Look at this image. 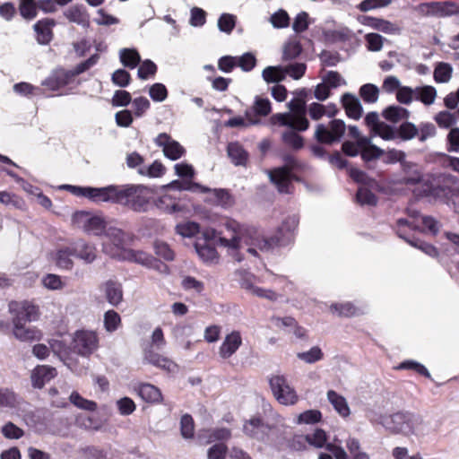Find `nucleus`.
<instances>
[{
	"label": "nucleus",
	"instance_id": "nucleus-1",
	"mask_svg": "<svg viewBox=\"0 0 459 459\" xmlns=\"http://www.w3.org/2000/svg\"><path fill=\"white\" fill-rule=\"evenodd\" d=\"M217 242L225 247L229 254L238 261L242 260L238 251L247 247V251L252 255H257V250L267 252L273 247V240L261 237L255 229L238 223L236 221H228L224 230L219 232Z\"/></svg>",
	"mask_w": 459,
	"mask_h": 459
},
{
	"label": "nucleus",
	"instance_id": "nucleus-2",
	"mask_svg": "<svg viewBox=\"0 0 459 459\" xmlns=\"http://www.w3.org/2000/svg\"><path fill=\"white\" fill-rule=\"evenodd\" d=\"M126 233L117 228L109 227L106 231V240L102 243V250L108 255L118 260H127L143 265H152V258L147 254L134 251L126 247Z\"/></svg>",
	"mask_w": 459,
	"mask_h": 459
},
{
	"label": "nucleus",
	"instance_id": "nucleus-3",
	"mask_svg": "<svg viewBox=\"0 0 459 459\" xmlns=\"http://www.w3.org/2000/svg\"><path fill=\"white\" fill-rule=\"evenodd\" d=\"M368 418L373 422L380 423L387 430L404 435H420L424 432V420L420 416L397 412L388 417L377 418L373 411Z\"/></svg>",
	"mask_w": 459,
	"mask_h": 459
},
{
	"label": "nucleus",
	"instance_id": "nucleus-4",
	"mask_svg": "<svg viewBox=\"0 0 459 459\" xmlns=\"http://www.w3.org/2000/svg\"><path fill=\"white\" fill-rule=\"evenodd\" d=\"M288 108L289 112L273 115L272 122L297 131L307 130L309 123L306 118L305 102L301 99H294L288 103Z\"/></svg>",
	"mask_w": 459,
	"mask_h": 459
},
{
	"label": "nucleus",
	"instance_id": "nucleus-5",
	"mask_svg": "<svg viewBox=\"0 0 459 459\" xmlns=\"http://www.w3.org/2000/svg\"><path fill=\"white\" fill-rule=\"evenodd\" d=\"M162 189L163 194L155 201V205L159 209L169 213L179 210L178 204V197L176 196L172 191L188 190L192 192H197L199 189L202 191H207L205 186H203L197 183L179 180H174L171 183L163 186Z\"/></svg>",
	"mask_w": 459,
	"mask_h": 459
},
{
	"label": "nucleus",
	"instance_id": "nucleus-6",
	"mask_svg": "<svg viewBox=\"0 0 459 459\" xmlns=\"http://www.w3.org/2000/svg\"><path fill=\"white\" fill-rule=\"evenodd\" d=\"M152 191L143 186H132L119 190L118 204L126 205L134 212L147 211L152 200Z\"/></svg>",
	"mask_w": 459,
	"mask_h": 459
},
{
	"label": "nucleus",
	"instance_id": "nucleus-7",
	"mask_svg": "<svg viewBox=\"0 0 459 459\" xmlns=\"http://www.w3.org/2000/svg\"><path fill=\"white\" fill-rule=\"evenodd\" d=\"M269 384L274 398L281 404L293 405L298 402L297 392L285 376L273 375L270 377Z\"/></svg>",
	"mask_w": 459,
	"mask_h": 459
},
{
	"label": "nucleus",
	"instance_id": "nucleus-8",
	"mask_svg": "<svg viewBox=\"0 0 459 459\" xmlns=\"http://www.w3.org/2000/svg\"><path fill=\"white\" fill-rule=\"evenodd\" d=\"M72 222L76 228L97 236L100 235L106 229L105 221L100 215L84 211L74 213Z\"/></svg>",
	"mask_w": 459,
	"mask_h": 459
},
{
	"label": "nucleus",
	"instance_id": "nucleus-9",
	"mask_svg": "<svg viewBox=\"0 0 459 459\" xmlns=\"http://www.w3.org/2000/svg\"><path fill=\"white\" fill-rule=\"evenodd\" d=\"M99 338L94 331L79 330L74 333L72 347L80 355L88 356L97 350Z\"/></svg>",
	"mask_w": 459,
	"mask_h": 459
},
{
	"label": "nucleus",
	"instance_id": "nucleus-10",
	"mask_svg": "<svg viewBox=\"0 0 459 459\" xmlns=\"http://www.w3.org/2000/svg\"><path fill=\"white\" fill-rule=\"evenodd\" d=\"M345 123L341 119H333L328 126L322 124L316 126L315 136L316 140L323 143L330 144L339 141L345 133Z\"/></svg>",
	"mask_w": 459,
	"mask_h": 459
},
{
	"label": "nucleus",
	"instance_id": "nucleus-11",
	"mask_svg": "<svg viewBox=\"0 0 459 459\" xmlns=\"http://www.w3.org/2000/svg\"><path fill=\"white\" fill-rule=\"evenodd\" d=\"M155 143L162 148L165 157L171 160L180 159L186 152L185 148L178 142L165 133L160 134L156 137Z\"/></svg>",
	"mask_w": 459,
	"mask_h": 459
},
{
	"label": "nucleus",
	"instance_id": "nucleus-12",
	"mask_svg": "<svg viewBox=\"0 0 459 459\" xmlns=\"http://www.w3.org/2000/svg\"><path fill=\"white\" fill-rule=\"evenodd\" d=\"M13 334L21 342L39 341L42 338V333L37 327H27L22 322V317H12Z\"/></svg>",
	"mask_w": 459,
	"mask_h": 459
},
{
	"label": "nucleus",
	"instance_id": "nucleus-13",
	"mask_svg": "<svg viewBox=\"0 0 459 459\" xmlns=\"http://www.w3.org/2000/svg\"><path fill=\"white\" fill-rule=\"evenodd\" d=\"M9 310L13 317H22V322H32L38 320L39 312L38 307L29 301H13L9 304Z\"/></svg>",
	"mask_w": 459,
	"mask_h": 459
},
{
	"label": "nucleus",
	"instance_id": "nucleus-14",
	"mask_svg": "<svg viewBox=\"0 0 459 459\" xmlns=\"http://www.w3.org/2000/svg\"><path fill=\"white\" fill-rule=\"evenodd\" d=\"M268 176L281 194H290L291 192V174L288 167L272 169L268 171Z\"/></svg>",
	"mask_w": 459,
	"mask_h": 459
},
{
	"label": "nucleus",
	"instance_id": "nucleus-15",
	"mask_svg": "<svg viewBox=\"0 0 459 459\" xmlns=\"http://www.w3.org/2000/svg\"><path fill=\"white\" fill-rule=\"evenodd\" d=\"M215 236V231H207L204 233V239L196 241L195 245V251L199 257L205 263L216 264L219 262V255L208 242V238Z\"/></svg>",
	"mask_w": 459,
	"mask_h": 459
},
{
	"label": "nucleus",
	"instance_id": "nucleus-16",
	"mask_svg": "<svg viewBox=\"0 0 459 459\" xmlns=\"http://www.w3.org/2000/svg\"><path fill=\"white\" fill-rule=\"evenodd\" d=\"M119 190L117 187L109 186L107 187L94 188L88 187L86 197L95 203L112 202L118 203Z\"/></svg>",
	"mask_w": 459,
	"mask_h": 459
},
{
	"label": "nucleus",
	"instance_id": "nucleus-17",
	"mask_svg": "<svg viewBox=\"0 0 459 459\" xmlns=\"http://www.w3.org/2000/svg\"><path fill=\"white\" fill-rule=\"evenodd\" d=\"M242 336L240 332L232 331L225 335L220 348L219 355L221 358L226 359L231 357L241 346Z\"/></svg>",
	"mask_w": 459,
	"mask_h": 459
},
{
	"label": "nucleus",
	"instance_id": "nucleus-18",
	"mask_svg": "<svg viewBox=\"0 0 459 459\" xmlns=\"http://www.w3.org/2000/svg\"><path fill=\"white\" fill-rule=\"evenodd\" d=\"M56 376V370L48 365L37 366L30 374V380L33 387L41 389L46 383Z\"/></svg>",
	"mask_w": 459,
	"mask_h": 459
},
{
	"label": "nucleus",
	"instance_id": "nucleus-19",
	"mask_svg": "<svg viewBox=\"0 0 459 459\" xmlns=\"http://www.w3.org/2000/svg\"><path fill=\"white\" fill-rule=\"evenodd\" d=\"M364 23L371 29L387 35H400L402 32V28L398 23L380 18L367 17Z\"/></svg>",
	"mask_w": 459,
	"mask_h": 459
},
{
	"label": "nucleus",
	"instance_id": "nucleus-20",
	"mask_svg": "<svg viewBox=\"0 0 459 459\" xmlns=\"http://www.w3.org/2000/svg\"><path fill=\"white\" fill-rule=\"evenodd\" d=\"M74 256L82 260L86 264L92 263L97 256L96 248L93 245L84 240H78L71 246Z\"/></svg>",
	"mask_w": 459,
	"mask_h": 459
},
{
	"label": "nucleus",
	"instance_id": "nucleus-21",
	"mask_svg": "<svg viewBox=\"0 0 459 459\" xmlns=\"http://www.w3.org/2000/svg\"><path fill=\"white\" fill-rule=\"evenodd\" d=\"M56 25L53 19L46 18L39 21L34 25V30L37 33V39L40 44H48L53 38L52 28Z\"/></svg>",
	"mask_w": 459,
	"mask_h": 459
},
{
	"label": "nucleus",
	"instance_id": "nucleus-22",
	"mask_svg": "<svg viewBox=\"0 0 459 459\" xmlns=\"http://www.w3.org/2000/svg\"><path fill=\"white\" fill-rule=\"evenodd\" d=\"M342 104L347 116L352 119L358 120L362 116V106L359 100L351 94L345 93L342 97Z\"/></svg>",
	"mask_w": 459,
	"mask_h": 459
},
{
	"label": "nucleus",
	"instance_id": "nucleus-23",
	"mask_svg": "<svg viewBox=\"0 0 459 459\" xmlns=\"http://www.w3.org/2000/svg\"><path fill=\"white\" fill-rule=\"evenodd\" d=\"M72 256H74L72 247H67L60 248L53 253L51 255V259L58 268L70 270L74 265Z\"/></svg>",
	"mask_w": 459,
	"mask_h": 459
},
{
	"label": "nucleus",
	"instance_id": "nucleus-24",
	"mask_svg": "<svg viewBox=\"0 0 459 459\" xmlns=\"http://www.w3.org/2000/svg\"><path fill=\"white\" fill-rule=\"evenodd\" d=\"M138 395L146 403H160L162 394L160 390L152 384H140L136 388Z\"/></svg>",
	"mask_w": 459,
	"mask_h": 459
},
{
	"label": "nucleus",
	"instance_id": "nucleus-25",
	"mask_svg": "<svg viewBox=\"0 0 459 459\" xmlns=\"http://www.w3.org/2000/svg\"><path fill=\"white\" fill-rule=\"evenodd\" d=\"M102 288L107 300L111 305L117 306L122 301L123 290L119 282L109 280L103 284Z\"/></svg>",
	"mask_w": 459,
	"mask_h": 459
},
{
	"label": "nucleus",
	"instance_id": "nucleus-26",
	"mask_svg": "<svg viewBox=\"0 0 459 459\" xmlns=\"http://www.w3.org/2000/svg\"><path fill=\"white\" fill-rule=\"evenodd\" d=\"M327 399L340 416L346 418L351 414V409L342 395L330 390L327 392Z\"/></svg>",
	"mask_w": 459,
	"mask_h": 459
},
{
	"label": "nucleus",
	"instance_id": "nucleus-27",
	"mask_svg": "<svg viewBox=\"0 0 459 459\" xmlns=\"http://www.w3.org/2000/svg\"><path fill=\"white\" fill-rule=\"evenodd\" d=\"M359 147H360V154L363 160H371L379 158L383 151L371 143L370 138H361L359 140Z\"/></svg>",
	"mask_w": 459,
	"mask_h": 459
},
{
	"label": "nucleus",
	"instance_id": "nucleus-28",
	"mask_svg": "<svg viewBox=\"0 0 459 459\" xmlns=\"http://www.w3.org/2000/svg\"><path fill=\"white\" fill-rule=\"evenodd\" d=\"M267 430L268 426L265 425L260 418H251L244 425L246 434L255 438H262Z\"/></svg>",
	"mask_w": 459,
	"mask_h": 459
},
{
	"label": "nucleus",
	"instance_id": "nucleus-29",
	"mask_svg": "<svg viewBox=\"0 0 459 459\" xmlns=\"http://www.w3.org/2000/svg\"><path fill=\"white\" fill-rule=\"evenodd\" d=\"M308 114L314 120H318L324 116L333 117L337 113V109L334 105L324 106L317 102H313L308 106Z\"/></svg>",
	"mask_w": 459,
	"mask_h": 459
},
{
	"label": "nucleus",
	"instance_id": "nucleus-30",
	"mask_svg": "<svg viewBox=\"0 0 459 459\" xmlns=\"http://www.w3.org/2000/svg\"><path fill=\"white\" fill-rule=\"evenodd\" d=\"M397 233L400 238L403 237V228L408 227L411 230L420 229L421 225L419 221L418 212L412 209L408 210V218H401L397 221Z\"/></svg>",
	"mask_w": 459,
	"mask_h": 459
},
{
	"label": "nucleus",
	"instance_id": "nucleus-31",
	"mask_svg": "<svg viewBox=\"0 0 459 459\" xmlns=\"http://www.w3.org/2000/svg\"><path fill=\"white\" fill-rule=\"evenodd\" d=\"M382 115L386 120L392 123H398L407 119L410 116V111L401 106L392 105L385 108Z\"/></svg>",
	"mask_w": 459,
	"mask_h": 459
},
{
	"label": "nucleus",
	"instance_id": "nucleus-32",
	"mask_svg": "<svg viewBox=\"0 0 459 459\" xmlns=\"http://www.w3.org/2000/svg\"><path fill=\"white\" fill-rule=\"evenodd\" d=\"M308 446H313L316 449H320L325 447L327 449V445L329 444H337L336 439L333 442H328L327 435L325 431L322 429H316L312 433L307 434Z\"/></svg>",
	"mask_w": 459,
	"mask_h": 459
},
{
	"label": "nucleus",
	"instance_id": "nucleus-33",
	"mask_svg": "<svg viewBox=\"0 0 459 459\" xmlns=\"http://www.w3.org/2000/svg\"><path fill=\"white\" fill-rule=\"evenodd\" d=\"M65 17L71 22L85 26L89 22L88 15L82 7L74 5L64 12Z\"/></svg>",
	"mask_w": 459,
	"mask_h": 459
},
{
	"label": "nucleus",
	"instance_id": "nucleus-34",
	"mask_svg": "<svg viewBox=\"0 0 459 459\" xmlns=\"http://www.w3.org/2000/svg\"><path fill=\"white\" fill-rule=\"evenodd\" d=\"M145 360H147L149 363L161 368L169 372H172L177 368V365L169 360V359L152 351H149L145 354L144 357Z\"/></svg>",
	"mask_w": 459,
	"mask_h": 459
},
{
	"label": "nucleus",
	"instance_id": "nucleus-35",
	"mask_svg": "<svg viewBox=\"0 0 459 459\" xmlns=\"http://www.w3.org/2000/svg\"><path fill=\"white\" fill-rule=\"evenodd\" d=\"M228 155L235 165H245L247 160V152L238 143L228 145Z\"/></svg>",
	"mask_w": 459,
	"mask_h": 459
},
{
	"label": "nucleus",
	"instance_id": "nucleus-36",
	"mask_svg": "<svg viewBox=\"0 0 459 459\" xmlns=\"http://www.w3.org/2000/svg\"><path fill=\"white\" fill-rule=\"evenodd\" d=\"M437 94V90L433 86L424 85L416 87V100L426 106H430L435 102Z\"/></svg>",
	"mask_w": 459,
	"mask_h": 459
},
{
	"label": "nucleus",
	"instance_id": "nucleus-37",
	"mask_svg": "<svg viewBox=\"0 0 459 459\" xmlns=\"http://www.w3.org/2000/svg\"><path fill=\"white\" fill-rule=\"evenodd\" d=\"M262 77L267 83H277L285 79L283 66H267L262 72Z\"/></svg>",
	"mask_w": 459,
	"mask_h": 459
},
{
	"label": "nucleus",
	"instance_id": "nucleus-38",
	"mask_svg": "<svg viewBox=\"0 0 459 459\" xmlns=\"http://www.w3.org/2000/svg\"><path fill=\"white\" fill-rule=\"evenodd\" d=\"M243 287L251 294L257 296L259 298L266 299L272 301L276 300L278 299V295L270 289L260 288L249 282H245L243 284Z\"/></svg>",
	"mask_w": 459,
	"mask_h": 459
},
{
	"label": "nucleus",
	"instance_id": "nucleus-39",
	"mask_svg": "<svg viewBox=\"0 0 459 459\" xmlns=\"http://www.w3.org/2000/svg\"><path fill=\"white\" fill-rule=\"evenodd\" d=\"M120 60L125 66L134 68L140 63V55L134 49L124 48L120 51Z\"/></svg>",
	"mask_w": 459,
	"mask_h": 459
},
{
	"label": "nucleus",
	"instance_id": "nucleus-40",
	"mask_svg": "<svg viewBox=\"0 0 459 459\" xmlns=\"http://www.w3.org/2000/svg\"><path fill=\"white\" fill-rule=\"evenodd\" d=\"M69 400L74 406L82 410L94 411L97 409L95 402L82 397L77 392H73Z\"/></svg>",
	"mask_w": 459,
	"mask_h": 459
},
{
	"label": "nucleus",
	"instance_id": "nucleus-41",
	"mask_svg": "<svg viewBox=\"0 0 459 459\" xmlns=\"http://www.w3.org/2000/svg\"><path fill=\"white\" fill-rule=\"evenodd\" d=\"M359 95L365 102L375 103L378 100L379 89L374 84L367 83L360 87Z\"/></svg>",
	"mask_w": 459,
	"mask_h": 459
},
{
	"label": "nucleus",
	"instance_id": "nucleus-42",
	"mask_svg": "<svg viewBox=\"0 0 459 459\" xmlns=\"http://www.w3.org/2000/svg\"><path fill=\"white\" fill-rule=\"evenodd\" d=\"M207 192L211 193L214 198L213 202L220 205H231L233 200L231 195L224 189H209ZM197 192L206 193V191L197 190Z\"/></svg>",
	"mask_w": 459,
	"mask_h": 459
},
{
	"label": "nucleus",
	"instance_id": "nucleus-43",
	"mask_svg": "<svg viewBox=\"0 0 459 459\" xmlns=\"http://www.w3.org/2000/svg\"><path fill=\"white\" fill-rule=\"evenodd\" d=\"M453 68L447 63H440L434 71V78L437 82H447L452 77Z\"/></svg>",
	"mask_w": 459,
	"mask_h": 459
},
{
	"label": "nucleus",
	"instance_id": "nucleus-44",
	"mask_svg": "<svg viewBox=\"0 0 459 459\" xmlns=\"http://www.w3.org/2000/svg\"><path fill=\"white\" fill-rule=\"evenodd\" d=\"M1 433L7 439H19L24 436V430L12 421L2 426Z\"/></svg>",
	"mask_w": 459,
	"mask_h": 459
},
{
	"label": "nucleus",
	"instance_id": "nucleus-45",
	"mask_svg": "<svg viewBox=\"0 0 459 459\" xmlns=\"http://www.w3.org/2000/svg\"><path fill=\"white\" fill-rule=\"evenodd\" d=\"M270 22L275 29L287 28L290 25V16L283 9H279L270 17Z\"/></svg>",
	"mask_w": 459,
	"mask_h": 459
},
{
	"label": "nucleus",
	"instance_id": "nucleus-46",
	"mask_svg": "<svg viewBox=\"0 0 459 459\" xmlns=\"http://www.w3.org/2000/svg\"><path fill=\"white\" fill-rule=\"evenodd\" d=\"M366 47L371 52H378L383 48L385 39L377 33L370 32L365 35Z\"/></svg>",
	"mask_w": 459,
	"mask_h": 459
},
{
	"label": "nucleus",
	"instance_id": "nucleus-47",
	"mask_svg": "<svg viewBox=\"0 0 459 459\" xmlns=\"http://www.w3.org/2000/svg\"><path fill=\"white\" fill-rule=\"evenodd\" d=\"M323 351L318 346H314L307 351L299 352L297 354V357L300 360L308 364H312L321 360L323 359Z\"/></svg>",
	"mask_w": 459,
	"mask_h": 459
},
{
	"label": "nucleus",
	"instance_id": "nucleus-48",
	"mask_svg": "<svg viewBox=\"0 0 459 459\" xmlns=\"http://www.w3.org/2000/svg\"><path fill=\"white\" fill-rule=\"evenodd\" d=\"M41 283L44 288L49 290H60L65 287V282L62 281L61 277L53 273L45 275L41 279Z\"/></svg>",
	"mask_w": 459,
	"mask_h": 459
},
{
	"label": "nucleus",
	"instance_id": "nucleus-49",
	"mask_svg": "<svg viewBox=\"0 0 459 459\" xmlns=\"http://www.w3.org/2000/svg\"><path fill=\"white\" fill-rule=\"evenodd\" d=\"M121 325L120 316L114 310H108L104 315V327L107 332L116 331Z\"/></svg>",
	"mask_w": 459,
	"mask_h": 459
},
{
	"label": "nucleus",
	"instance_id": "nucleus-50",
	"mask_svg": "<svg viewBox=\"0 0 459 459\" xmlns=\"http://www.w3.org/2000/svg\"><path fill=\"white\" fill-rule=\"evenodd\" d=\"M139 174L148 176L150 178H160L165 172V167L160 161H154L147 167H140L138 169Z\"/></svg>",
	"mask_w": 459,
	"mask_h": 459
},
{
	"label": "nucleus",
	"instance_id": "nucleus-51",
	"mask_svg": "<svg viewBox=\"0 0 459 459\" xmlns=\"http://www.w3.org/2000/svg\"><path fill=\"white\" fill-rule=\"evenodd\" d=\"M199 225L193 221H185L176 227L178 234L184 238H192L199 232Z\"/></svg>",
	"mask_w": 459,
	"mask_h": 459
},
{
	"label": "nucleus",
	"instance_id": "nucleus-52",
	"mask_svg": "<svg viewBox=\"0 0 459 459\" xmlns=\"http://www.w3.org/2000/svg\"><path fill=\"white\" fill-rule=\"evenodd\" d=\"M322 414L318 410H308L298 415L297 424H314L321 420Z\"/></svg>",
	"mask_w": 459,
	"mask_h": 459
},
{
	"label": "nucleus",
	"instance_id": "nucleus-53",
	"mask_svg": "<svg viewBox=\"0 0 459 459\" xmlns=\"http://www.w3.org/2000/svg\"><path fill=\"white\" fill-rule=\"evenodd\" d=\"M396 100L401 104H411L413 100H416V88L412 89L409 86H401L396 93Z\"/></svg>",
	"mask_w": 459,
	"mask_h": 459
},
{
	"label": "nucleus",
	"instance_id": "nucleus-54",
	"mask_svg": "<svg viewBox=\"0 0 459 459\" xmlns=\"http://www.w3.org/2000/svg\"><path fill=\"white\" fill-rule=\"evenodd\" d=\"M282 141L286 145L293 149H300L303 147V138L292 130L282 134Z\"/></svg>",
	"mask_w": 459,
	"mask_h": 459
},
{
	"label": "nucleus",
	"instance_id": "nucleus-55",
	"mask_svg": "<svg viewBox=\"0 0 459 459\" xmlns=\"http://www.w3.org/2000/svg\"><path fill=\"white\" fill-rule=\"evenodd\" d=\"M175 173L179 178H185V181L190 182L188 179H192L195 175V171L192 165L185 162L177 163L174 166Z\"/></svg>",
	"mask_w": 459,
	"mask_h": 459
},
{
	"label": "nucleus",
	"instance_id": "nucleus-56",
	"mask_svg": "<svg viewBox=\"0 0 459 459\" xmlns=\"http://www.w3.org/2000/svg\"><path fill=\"white\" fill-rule=\"evenodd\" d=\"M285 76L288 74L294 80L300 79L306 71V65L302 63H294L286 66H283Z\"/></svg>",
	"mask_w": 459,
	"mask_h": 459
},
{
	"label": "nucleus",
	"instance_id": "nucleus-57",
	"mask_svg": "<svg viewBox=\"0 0 459 459\" xmlns=\"http://www.w3.org/2000/svg\"><path fill=\"white\" fill-rule=\"evenodd\" d=\"M345 446L348 450L350 459H352L359 454H362L364 451L361 448L360 441L352 436H349L345 440Z\"/></svg>",
	"mask_w": 459,
	"mask_h": 459
},
{
	"label": "nucleus",
	"instance_id": "nucleus-58",
	"mask_svg": "<svg viewBox=\"0 0 459 459\" xmlns=\"http://www.w3.org/2000/svg\"><path fill=\"white\" fill-rule=\"evenodd\" d=\"M236 17L230 13H223L218 20V27L221 31L230 33L235 27Z\"/></svg>",
	"mask_w": 459,
	"mask_h": 459
},
{
	"label": "nucleus",
	"instance_id": "nucleus-59",
	"mask_svg": "<svg viewBox=\"0 0 459 459\" xmlns=\"http://www.w3.org/2000/svg\"><path fill=\"white\" fill-rule=\"evenodd\" d=\"M401 86V81L396 76L388 75L383 81L382 90L386 93H397Z\"/></svg>",
	"mask_w": 459,
	"mask_h": 459
},
{
	"label": "nucleus",
	"instance_id": "nucleus-60",
	"mask_svg": "<svg viewBox=\"0 0 459 459\" xmlns=\"http://www.w3.org/2000/svg\"><path fill=\"white\" fill-rule=\"evenodd\" d=\"M273 324L275 327L290 333L293 327H296V321L290 316L286 317H273Z\"/></svg>",
	"mask_w": 459,
	"mask_h": 459
},
{
	"label": "nucleus",
	"instance_id": "nucleus-61",
	"mask_svg": "<svg viewBox=\"0 0 459 459\" xmlns=\"http://www.w3.org/2000/svg\"><path fill=\"white\" fill-rule=\"evenodd\" d=\"M253 110L259 116H267L271 112V103L268 99L256 97L254 102Z\"/></svg>",
	"mask_w": 459,
	"mask_h": 459
},
{
	"label": "nucleus",
	"instance_id": "nucleus-62",
	"mask_svg": "<svg viewBox=\"0 0 459 459\" xmlns=\"http://www.w3.org/2000/svg\"><path fill=\"white\" fill-rule=\"evenodd\" d=\"M155 254L165 260L171 261L174 259V251L169 246L162 241H156L154 244Z\"/></svg>",
	"mask_w": 459,
	"mask_h": 459
},
{
	"label": "nucleus",
	"instance_id": "nucleus-63",
	"mask_svg": "<svg viewBox=\"0 0 459 459\" xmlns=\"http://www.w3.org/2000/svg\"><path fill=\"white\" fill-rule=\"evenodd\" d=\"M149 94L154 101L161 102L166 100L168 91L162 83H154L151 86Z\"/></svg>",
	"mask_w": 459,
	"mask_h": 459
},
{
	"label": "nucleus",
	"instance_id": "nucleus-64",
	"mask_svg": "<svg viewBox=\"0 0 459 459\" xmlns=\"http://www.w3.org/2000/svg\"><path fill=\"white\" fill-rule=\"evenodd\" d=\"M227 447L224 444L219 443L211 446L207 451L208 459H225Z\"/></svg>",
	"mask_w": 459,
	"mask_h": 459
}]
</instances>
